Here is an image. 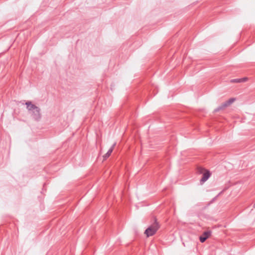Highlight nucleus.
Listing matches in <instances>:
<instances>
[{"label":"nucleus","mask_w":255,"mask_h":255,"mask_svg":"<svg viewBox=\"0 0 255 255\" xmlns=\"http://www.w3.org/2000/svg\"><path fill=\"white\" fill-rule=\"evenodd\" d=\"M243 79V82H245L247 80V78H242Z\"/></svg>","instance_id":"obj_9"},{"label":"nucleus","mask_w":255,"mask_h":255,"mask_svg":"<svg viewBox=\"0 0 255 255\" xmlns=\"http://www.w3.org/2000/svg\"><path fill=\"white\" fill-rule=\"evenodd\" d=\"M218 196L215 197L212 200L211 202H213L214 201H215L216 199V198Z\"/></svg>","instance_id":"obj_8"},{"label":"nucleus","mask_w":255,"mask_h":255,"mask_svg":"<svg viewBox=\"0 0 255 255\" xmlns=\"http://www.w3.org/2000/svg\"><path fill=\"white\" fill-rule=\"evenodd\" d=\"M25 104L26 106V109L31 117L35 121H38L40 120L41 118L40 109L34 104H33L31 101H28Z\"/></svg>","instance_id":"obj_1"},{"label":"nucleus","mask_w":255,"mask_h":255,"mask_svg":"<svg viewBox=\"0 0 255 255\" xmlns=\"http://www.w3.org/2000/svg\"><path fill=\"white\" fill-rule=\"evenodd\" d=\"M211 176V173L209 171L207 170L203 174L202 178L200 179L201 184L204 183Z\"/></svg>","instance_id":"obj_5"},{"label":"nucleus","mask_w":255,"mask_h":255,"mask_svg":"<svg viewBox=\"0 0 255 255\" xmlns=\"http://www.w3.org/2000/svg\"><path fill=\"white\" fill-rule=\"evenodd\" d=\"M253 207H254V208H255V203H254V205H253Z\"/></svg>","instance_id":"obj_10"},{"label":"nucleus","mask_w":255,"mask_h":255,"mask_svg":"<svg viewBox=\"0 0 255 255\" xmlns=\"http://www.w3.org/2000/svg\"><path fill=\"white\" fill-rule=\"evenodd\" d=\"M211 232L210 231L204 232L203 234L199 237L201 243H203L211 236Z\"/></svg>","instance_id":"obj_4"},{"label":"nucleus","mask_w":255,"mask_h":255,"mask_svg":"<svg viewBox=\"0 0 255 255\" xmlns=\"http://www.w3.org/2000/svg\"><path fill=\"white\" fill-rule=\"evenodd\" d=\"M116 143H114L113 145L111 146V147L109 149L108 152L103 156L104 159L106 160L107 159L111 154L112 152L113 151V149L116 145Z\"/></svg>","instance_id":"obj_6"},{"label":"nucleus","mask_w":255,"mask_h":255,"mask_svg":"<svg viewBox=\"0 0 255 255\" xmlns=\"http://www.w3.org/2000/svg\"><path fill=\"white\" fill-rule=\"evenodd\" d=\"M243 79H234L231 80L232 83H241L243 82Z\"/></svg>","instance_id":"obj_7"},{"label":"nucleus","mask_w":255,"mask_h":255,"mask_svg":"<svg viewBox=\"0 0 255 255\" xmlns=\"http://www.w3.org/2000/svg\"><path fill=\"white\" fill-rule=\"evenodd\" d=\"M159 225L155 218H154V222L148 227L145 231L144 234L147 237L154 235L159 228Z\"/></svg>","instance_id":"obj_2"},{"label":"nucleus","mask_w":255,"mask_h":255,"mask_svg":"<svg viewBox=\"0 0 255 255\" xmlns=\"http://www.w3.org/2000/svg\"><path fill=\"white\" fill-rule=\"evenodd\" d=\"M235 98H231L229 100L226 101L223 103L221 106L217 107L214 110V112H218L221 110L224 109L225 108L228 107L229 105L232 104L235 101Z\"/></svg>","instance_id":"obj_3"}]
</instances>
